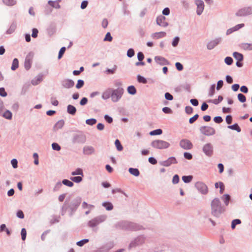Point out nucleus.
<instances>
[{
	"label": "nucleus",
	"instance_id": "obj_1",
	"mask_svg": "<svg viewBox=\"0 0 252 252\" xmlns=\"http://www.w3.org/2000/svg\"><path fill=\"white\" fill-rule=\"evenodd\" d=\"M81 202L82 198L80 196H76L72 200L70 197H67L61 207L62 216H64L68 212L69 216L72 217L77 210Z\"/></svg>",
	"mask_w": 252,
	"mask_h": 252
},
{
	"label": "nucleus",
	"instance_id": "obj_2",
	"mask_svg": "<svg viewBox=\"0 0 252 252\" xmlns=\"http://www.w3.org/2000/svg\"><path fill=\"white\" fill-rule=\"evenodd\" d=\"M115 227L117 229L130 231H136L144 229L142 225L128 220L118 221L115 224Z\"/></svg>",
	"mask_w": 252,
	"mask_h": 252
},
{
	"label": "nucleus",
	"instance_id": "obj_3",
	"mask_svg": "<svg viewBox=\"0 0 252 252\" xmlns=\"http://www.w3.org/2000/svg\"><path fill=\"white\" fill-rule=\"evenodd\" d=\"M211 206V214L216 218H219L225 211L219 198H215L212 201Z\"/></svg>",
	"mask_w": 252,
	"mask_h": 252
},
{
	"label": "nucleus",
	"instance_id": "obj_4",
	"mask_svg": "<svg viewBox=\"0 0 252 252\" xmlns=\"http://www.w3.org/2000/svg\"><path fill=\"white\" fill-rule=\"evenodd\" d=\"M86 141V136L83 131L78 130L72 135L71 142L72 145H82Z\"/></svg>",
	"mask_w": 252,
	"mask_h": 252
},
{
	"label": "nucleus",
	"instance_id": "obj_5",
	"mask_svg": "<svg viewBox=\"0 0 252 252\" xmlns=\"http://www.w3.org/2000/svg\"><path fill=\"white\" fill-rule=\"evenodd\" d=\"M124 89L122 87H118L117 89L112 88L111 90V100L113 102H118L122 98L124 93Z\"/></svg>",
	"mask_w": 252,
	"mask_h": 252
},
{
	"label": "nucleus",
	"instance_id": "obj_6",
	"mask_svg": "<svg viewBox=\"0 0 252 252\" xmlns=\"http://www.w3.org/2000/svg\"><path fill=\"white\" fill-rule=\"evenodd\" d=\"M107 219V216L101 215L98 216L88 222V226L90 228H94L100 223L104 222Z\"/></svg>",
	"mask_w": 252,
	"mask_h": 252
},
{
	"label": "nucleus",
	"instance_id": "obj_7",
	"mask_svg": "<svg viewBox=\"0 0 252 252\" xmlns=\"http://www.w3.org/2000/svg\"><path fill=\"white\" fill-rule=\"evenodd\" d=\"M151 146L158 149H165L169 147L170 144L169 143L162 140H155L152 142Z\"/></svg>",
	"mask_w": 252,
	"mask_h": 252
},
{
	"label": "nucleus",
	"instance_id": "obj_8",
	"mask_svg": "<svg viewBox=\"0 0 252 252\" xmlns=\"http://www.w3.org/2000/svg\"><path fill=\"white\" fill-rule=\"evenodd\" d=\"M252 14V6L244 7L239 9L235 13L238 17H246Z\"/></svg>",
	"mask_w": 252,
	"mask_h": 252
},
{
	"label": "nucleus",
	"instance_id": "obj_9",
	"mask_svg": "<svg viewBox=\"0 0 252 252\" xmlns=\"http://www.w3.org/2000/svg\"><path fill=\"white\" fill-rule=\"evenodd\" d=\"M199 131L201 133L206 136H212L216 133L215 128L209 126H201L199 128Z\"/></svg>",
	"mask_w": 252,
	"mask_h": 252
},
{
	"label": "nucleus",
	"instance_id": "obj_10",
	"mask_svg": "<svg viewBox=\"0 0 252 252\" xmlns=\"http://www.w3.org/2000/svg\"><path fill=\"white\" fill-rule=\"evenodd\" d=\"M144 241L145 238L143 236H138L130 243L128 246V249H131L132 248H135L139 245H142L144 243Z\"/></svg>",
	"mask_w": 252,
	"mask_h": 252
},
{
	"label": "nucleus",
	"instance_id": "obj_11",
	"mask_svg": "<svg viewBox=\"0 0 252 252\" xmlns=\"http://www.w3.org/2000/svg\"><path fill=\"white\" fill-rule=\"evenodd\" d=\"M34 54L32 52H29L26 57L24 62V67L26 70H29L32 66Z\"/></svg>",
	"mask_w": 252,
	"mask_h": 252
},
{
	"label": "nucleus",
	"instance_id": "obj_12",
	"mask_svg": "<svg viewBox=\"0 0 252 252\" xmlns=\"http://www.w3.org/2000/svg\"><path fill=\"white\" fill-rule=\"evenodd\" d=\"M202 151L206 156L211 157L214 153L213 146L210 143H207L203 146Z\"/></svg>",
	"mask_w": 252,
	"mask_h": 252
},
{
	"label": "nucleus",
	"instance_id": "obj_13",
	"mask_svg": "<svg viewBox=\"0 0 252 252\" xmlns=\"http://www.w3.org/2000/svg\"><path fill=\"white\" fill-rule=\"evenodd\" d=\"M195 187L202 194H206L208 192L207 186L202 182H197Z\"/></svg>",
	"mask_w": 252,
	"mask_h": 252
},
{
	"label": "nucleus",
	"instance_id": "obj_14",
	"mask_svg": "<svg viewBox=\"0 0 252 252\" xmlns=\"http://www.w3.org/2000/svg\"><path fill=\"white\" fill-rule=\"evenodd\" d=\"M177 160L175 157H170L167 159L159 162V164L165 167H169L173 164H177Z\"/></svg>",
	"mask_w": 252,
	"mask_h": 252
},
{
	"label": "nucleus",
	"instance_id": "obj_15",
	"mask_svg": "<svg viewBox=\"0 0 252 252\" xmlns=\"http://www.w3.org/2000/svg\"><path fill=\"white\" fill-rule=\"evenodd\" d=\"M61 84L63 88L69 89L74 86L75 83L73 80L66 78L61 80Z\"/></svg>",
	"mask_w": 252,
	"mask_h": 252
},
{
	"label": "nucleus",
	"instance_id": "obj_16",
	"mask_svg": "<svg viewBox=\"0 0 252 252\" xmlns=\"http://www.w3.org/2000/svg\"><path fill=\"white\" fill-rule=\"evenodd\" d=\"M166 17L162 15H158L156 19V23L158 25L162 27H167L169 24L166 22Z\"/></svg>",
	"mask_w": 252,
	"mask_h": 252
},
{
	"label": "nucleus",
	"instance_id": "obj_17",
	"mask_svg": "<svg viewBox=\"0 0 252 252\" xmlns=\"http://www.w3.org/2000/svg\"><path fill=\"white\" fill-rule=\"evenodd\" d=\"M222 40L221 37L216 38L213 40L209 41L207 44V48L208 50H212L214 49L216 46L219 44Z\"/></svg>",
	"mask_w": 252,
	"mask_h": 252
},
{
	"label": "nucleus",
	"instance_id": "obj_18",
	"mask_svg": "<svg viewBox=\"0 0 252 252\" xmlns=\"http://www.w3.org/2000/svg\"><path fill=\"white\" fill-rule=\"evenodd\" d=\"M180 146L185 150H190L193 145L192 143L189 140L183 139L180 142Z\"/></svg>",
	"mask_w": 252,
	"mask_h": 252
},
{
	"label": "nucleus",
	"instance_id": "obj_19",
	"mask_svg": "<svg viewBox=\"0 0 252 252\" xmlns=\"http://www.w3.org/2000/svg\"><path fill=\"white\" fill-rule=\"evenodd\" d=\"M195 4L197 5L196 14L198 15H200L204 8V3L202 0H196Z\"/></svg>",
	"mask_w": 252,
	"mask_h": 252
},
{
	"label": "nucleus",
	"instance_id": "obj_20",
	"mask_svg": "<svg viewBox=\"0 0 252 252\" xmlns=\"http://www.w3.org/2000/svg\"><path fill=\"white\" fill-rule=\"evenodd\" d=\"M155 61L160 65H169L170 64L169 62L167 59L161 56H156Z\"/></svg>",
	"mask_w": 252,
	"mask_h": 252
},
{
	"label": "nucleus",
	"instance_id": "obj_21",
	"mask_svg": "<svg viewBox=\"0 0 252 252\" xmlns=\"http://www.w3.org/2000/svg\"><path fill=\"white\" fill-rule=\"evenodd\" d=\"M113 247V244L108 243L99 248L96 252H108Z\"/></svg>",
	"mask_w": 252,
	"mask_h": 252
},
{
	"label": "nucleus",
	"instance_id": "obj_22",
	"mask_svg": "<svg viewBox=\"0 0 252 252\" xmlns=\"http://www.w3.org/2000/svg\"><path fill=\"white\" fill-rule=\"evenodd\" d=\"M95 152L94 148L91 146H85L83 149V153L84 155H91Z\"/></svg>",
	"mask_w": 252,
	"mask_h": 252
},
{
	"label": "nucleus",
	"instance_id": "obj_23",
	"mask_svg": "<svg viewBox=\"0 0 252 252\" xmlns=\"http://www.w3.org/2000/svg\"><path fill=\"white\" fill-rule=\"evenodd\" d=\"M56 32V25L52 23L47 29V32L48 36L51 37Z\"/></svg>",
	"mask_w": 252,
	"mask_h": 252
},
{
	"label": "nucleus",
	"instance_id": "obj_24",
	"mask_svg": "<svg viewBox=\"0 0 252 252\" xmlns=\"http://www.w3.org/2000/svg\"><path fill=\"white\" fill-rule=\"evenodd\" d=\"M66 112L71 116H74L77 112L76 107L71 104H68L66 107Z\"/></svg>",
	"mask_w": 252,
	"mask_h": 252
},
{
	"label": "nucleus",
	"instance_id": "obj_25",
	"mask_svg": "<svg viewBox=\"0 0 252 252\" xmlns=\"http://www.w3.org/2000/svg\"><path fill=\"white\" fill-rule=\"evenodd\" d=\"M111 90L112 88H109L107 89L102 94V98L104 100H107L109 98H111Z\"/></svg>",
	"mask_w": 252,
	"mask_h": 252
},
{
	"label": "nucleus",
	"instance_id": "obj_26",
	"mask_svg": "<svg viewBox=\"0 0 252 252\" xmlns=\"http://www.w3.org/2000/svg\"><path fill=\"white\" fill-rule=\"evenodd\" d=\"M64 125V121L63 120H61L58 121L53 126V130L56 131L59 129H61Z\"/></svg>",
	"mask_w": 252,
	"mask_h": 252
},
{
	"label": "nucleus",
	"instance_id": "obj_27",
	"mask_svg": "<svg viewBox=\"0 0 252 252\" xmlns=\"http://www.w3.org/2000/svg\"><path fill=\"white\" fill-rule=\"evenodd\" d=\"M102 206L105 208L107 211H110L113 209L114 206L110 201H105L102 203Z\"/></svg>",
	"mask_w": 252,
	"mask_h": 252
},
{
	"label": "nucleus",
	"instance_id": "obj_28",
	"mask_svg": "<svg viewBox=\"0 0 252 252\" xmlns=\"http://www.w3.org/2000/svg\"><path fill=\"white\" fill-rule=\"evenodd\" d=\"M17 27V24L15 21H13L11 23L9 29L6 31V34H11L14 32Z\"/></svg>",
	"mask_w": 252,
	"mask_h": 252
},
{
	"label": "nucleus",
	"instance_id": "obj_29",
	"mask_svg": "<svg viewBox=\"0 0 252 252\" xmlns=\"http://www.w3.org/2000/svg\"><path fill=\"white\" fill-rule=\"evenodd\" d=\"M232 55L237 61L242 62L244 60V56L241 53L235 51L233 53Z\"/></svg>",
	"mask_w": 252,
	"mask_h": 252
},
{
	"label": "nucleus",
	"instance_id": "obj_30",
	"mask_svg": "<svg viewBox=\"0 0 252 252\" xmlns=\"http://www.w3.org/2000/svg\"><path fill=\"white\" fill-rule=\"evenodd\" d=\"M240 47L244 50H252V43H242L239 45Z\"/></svg>",
	"mask_w": 252,
	"mask_h": 252
},
{
	"label": "nucleus",
	"instance_id": "obj_31",
	"mask_svg": "<svg viewBox=\"0 0 252 252\" xmlns=\"http://www.w3.org/2000/svg\"><path fill=\"white\" fill-rule=\"evenodd\" d=\"M227 128L236 131L237 132H240L241 131V128L239 126L238 123H235L233 125H229L227 126Z\"/></svg>",
	"mask_w": 252,
	"mask_h": 252
},
{
	"label": "nucleus",
	"instance_id": "obj_32",
	"mask_svg": "<svg viewBox=\"0 0 252 252\" xmlns=\"http://www.w3.org/2000/svg\"><path fill=\"white\" fill-rule=\"evenodd\" d=\"M128 172L130 174L135 177H138L140 175V171L138 169L136 168L130 167L128 169Z\"/></svg>",
	"mask_w": 252,
	"mask_h": 252
},
{
	"label": "nucleus",
	"instance_id": "obj_33",
	"mask_svg": "<svg viewBox=\"0 0 252 252\" xmlns=\"http://www.w3.org/2000/svg\"><path fill=\"white\" fill-rule=\"evenodd\" d=\"M166 35V33L164 32H155L152 35L153 38H155L157 39H159L162 37L165 36Z\"/></svg>",
	"mask_w": 252,
	"mask_h": 252
},
{
	"label": "nucleus",
	"instance_id": "obj_34",
	"mask_svg": "<svg viewBox=\"0 0 252 252\" xmlns=\"http://www.w3.org/2000/svg\"><path fill=\"white\" fill-rule=\"evenodd\" d=\"M221 199L224 202L226 206H228L231 199V196L229 194H224L221 197Z\"/></svg>",
	"mask_w": 252,
	"mask_h": 252
},
{
	"label": "nucleus",
	"instance_id": "obj_35",
	"mask_svg": "<svg viewBox=\"0 0 252 252\" xmlns=\"http://www.w3.org/2000/svg\"><path fill=\"white\" fill-rule=\"evenodd\" d=\"M3 118H4L6 119L10 120L12 118V112L8 110H6V111L1 115Z\"/></svg>",
	"mask_w": 252,
	"mask_h": 252
},
{
	"label": "nucleus",
	"instance_id": "obj_36",
	"mask_svg": "<svg viewBox=\"0 0 252 252\" xmlns=\"http://www.w3.org/2000/svg\"><path fill=\"white\" fill-rule=\"evenodd\" d=\"M127 93L131 95H134L137 93L136 88L133 85H130L127 88Z\"/></svg>",
	"mask_w": 252,
	"mask_h": 252
},
{
	"label": "nucleus",
	"instance_id": "obj_37",
	"mask_svg": "<svg viewBox=\"0 0 252 252\" xmlns=\"http://www.w3.org/2000/svg\"><path fill=\"white\" fill-rule=\"evenodd\" d=\"M19 67V60L17 58H14L12 61L11 69L12 71H15Z\"/></svg>",
	"mask_w": 252,
	"mask_h": 252
},
{
	"label": "nucleus",
	"instance_id": "obj_38",
	"mask_svg": "<svg viewBox=\"0 0 252 252\" xmlns=\"http://www.w3.org/2000/svg\"><path fill=\"white\" fill-rule=\"evenodd\" d=\"M48 4L52 7L56 9H59L61 8V5L59 3L56 2L55 1L50 0L48 1Z\"/></svg>",
	"mask_w": 252,
	"mask_h": 252
},
{
	"label": "nucleus",
	"instance_id": "obj_39",
	"mask_svg": "<svg viewBox=\"0 0 252 252\" xmlns=\"http://www.w3.org/2000/svg\"><path fill=\"white\" fill-rule=\"evenodd\" d=\"M52 8L48 4H46L44 7V14L45 15H49L52 12Z\"/></svg>",
	"mask_w": 252,
	"mask_h": 252
},
{
	"label": "nucleus",
	"instance_id": "obj_40",
	"mask_svg": "<svg viewBox=\"0 0 252 252\" xmlns=\"http://www.w3.org/2000/svg\"><path fill=\"white\" fill-rule=\"evenodd\" d=\"M162 133V130L161 128H158L151 131L149 134L151 136L159 135Z\"/></svg>",
	"mask_w": 252,
	"mask_h": 252
},
{
	"label": "nucleus",
	"instance_id": "obj_41",
	"mask_svg": "<svg viewBox=\"0 0 252 252\" xmlns=\"http://www.w3.org/2000/svg\"><path fill=\"white\" fill-rule=\"evenodd\" d=\"M192 178L193 177L191 175H184L182 177V179L185 183H190L192 181Z\"/></svg>",
	"mask_w": 252,
	"mask_h": 252
},
{
	"label": "nucleus",
	"instance_id": "obj_42",
	"mask_svg": "<svg viewBox=\"0 0 252 252\" xmlns=\"http://www.w3.org/2000/svg\"><path fill=\"white\" fill-rule=\"evenodd\" d=\"M241 223V220L239 219H236L232 220L231 224V227L232 229H234L236 227V226L238 224H240Z\"/></svg>",
	"mask_w": 252,
	"mask_h": 252
},
{
	"label": "nucleus",
	"instance_id": "obj_43",
	"mask_svg": "<svg viewBox=\"0 0 252 252\" xmlns=\"http://www.w3.org/2000/svg\"><path fill=\"white\" fill-rule=\"evenodd\" d=\"M3 3L9 6H11L15 5L16 4V0H2Z\"/></svg>",
	"mask_w": 252,
	"mask_h": 252
},
{
	"label": "nucleus",
	"instance_id": "obj_44",
	"mask_svg": "<svg viewBox=\"0 0 252 252\" xmlns=\"http://www.w3.org/2000/svg\"><path fill=\"white\" fill-rule=\"evenodd\" d=\"M115 145L116 146L117 150L118 151H122L124 149L123 146L122 145L120 141L118 139H117L115 141Z\"/></svg>",
	"mask_w": 252,
	"mask_h": 252
},
{
	"label": "nucleus",
	"instance_id": "obj_45",
	"mask_svg": "<svg viewBox=\"0 0 252 252\" xmlns=\"http://www.w3.org/2000/svg\"><path fill=\"white\" fill-rule=\"evenodd\" d=\"M136 78H137V80L138 82H139L140 83H143V84L147 83V80L144 76H143L140 74H138L137 75Z\"/></svg>",
	"mask_w": 252,
	"mask_h": 252
},
{
	"label": "nucleus",
	"instance_id": "obj_46",
	"mask_svg": "<svg viewBox=\"0 0 252 252\" xmlns=\"http://www.w3.org/2000/svg\"><path fill=\"white\" fill-rule=\"evenodd\" d=\"M62 184L68 187H72L74 186V183L71 180L68 179H63L62 180Z\"/></svg>",
	"mask_w": 252,
	"mask_h": 252
},
{
	"label": "nucleus",
	"instance_id": "obj_47",
	"mask_svg": "<svg viewBox=\"0 0 252 252\" xmlns=\"http://www.w3.org/2000/svg\"><path fill=\"white\" fill-rule=\"evenodd\" d=\"M71 175L73 176L82 175L83 176V170L80 168H77L75 170L71 172Z\"/></svg>",
	"mask_w": 252,
	"mask_h": 252
},
{
	"label": "nucleus",
	"instance_id": "obj_48",
	"mask_svg": "<svg viewBox=\"0 0 252 252\" xmlns=\"http://www.w3.org/2000/svg\"><path fill=\"white\" fill-rule=\"evenodd\" d=\"M117 68V66L116 65H114V67L110 69V68H106L105 72L107 74H113L116 72V71Z\"/></svg>",
	"mask_w": 252,
	"mask_h": 252
},
{
	"label": "nucleus",
	"instance_id": "obj_49",
	"mask_svg": "<svg viewBox=\"0 0 252 252\" xmlns=\"http://www.w3.org/2000/svg\"><path fill=\"white\" fill-rule=\"evenodd\" d=\"M216 85L215 84H212L209 89V92L208 94L209 96L212 97L215 93Z\"/></svg>",
	"mask_w": 252,
	"mask_h": 252
},
{
	"label": "nucleus",
	"instance_id": "obj_50",
	"mask_svg": "<svg viewBox=\"0 0 252 252\" xmlns=\"http://www.w3.org/2000/svg\"><path fill=\"white\" fill-rule=\"evenodd\" d=\"M97 122V120L94 118H90L86 120V124L88 125L93 126Z\"/></svg>",
	"mask_w": 252,
	"mask_h": 252
},
{
	"label": "nucleus",
	"instance_id": "obj_51",
	"mask_svg": "<svg viewBox=\"0 0 252 252\" xmlns=\"http://www.w3.org/2000/svg\"><path fill=\"white\" fill-rule=\"evenodd\" d=\"M63 184L62 182L58 181L55 185V187H54L53 189V192H57L59 191L60 189L62 187Z\"/></svg>",
	"mask_w": 252,
	"mask_h": 252
},
{
	"label": "nucleus",
	"instance_id": "obj_52",
	"mask_svg": "<svg viewBox=\"0 0 252 252\" xmlns=\"http://www.w3.org/2000/svg\"><path fill=\"white\" fill-rule=\"evenodd\" d=\"M70 180H71L73 183L75 182L76 183H79L82 181L83 179L82 177L78 176L71 177H70Z\"/></svg>",
	"mask_w": 252,
	"mask_h": 252
},
{
	"label": "nucleus",
	"instance_id": "obj_53",
	"mask_svg": "<svg viewBox=\"0 0 252 252\" xmlns=\"http://www.w3.org/2000/svg\"><path fill=\"white\" fill-rule=\"evenodd\" d=\"M89 242V239H83L76 242V245L79 247H82Z\"/></svg>",
	"mask_w": 252,
	"mask_h": 252
},
{
	"label": "nucleus",
	"instance_id": "obj_54",
	"mask_svg": "<svg viewBox=\"0 0 252 252\" xmlns=\"http://www.w3.org/2000/svg\"><path fill=\"white\" fill-rule=\"evenodd\" d=\"M238 100L241 103H244L246 101V96L242 93H239L237 95Z\"/></svg>",
	"mask_w": 252,
	"mask_h": 252
},
{
	"label": "nucleus",
	"instance_id": "obj_55",
	"mask_svg": "<svg viewBox=\"0 0 252 252\" xmlns=\"http://www.w3.org/2000/svg\"><path fill=\"white\" fill-rule=\"evenodd\" d=\"M180 38L179 36H175L172 40V45L174 47L177 46L180 42Z\"/></svg>",
	"mask_w": 252,
	"mask_h": 252
},
{
	"label": "nucleus",
	"instance_id": "obj_56",
	"mask_svg": "<svg viewBox=\"0 0 252 252\" xmlns=\"http://www.w3.org/2000/svg\"><path fill=\"white\" fill-rule=\"evenodd\" d=\"M52 148L53 150L54 151H59L61 150V146L58 143H56V142H53L52 144Z\"/></svg>",
	"mask_w": 252,
	"mask_h": 252
},
{
	"label": "nucleus",
	"instance_id": "obj_57",
	"mask_svg": "<svg viewBox=\"0 0 252 252\" xmlns=\"http://www.w3.org/2000/svg\"><path fill=\"white\" fill-rule=\"evenodd\" d=\"M224 63L228 65H231L233 63V60L232 57L227 56L224 59Z\"/></svg>",
	"mask_w": 252,
	"mask_h": 252
},
{
	"label": "nucleus",
	"instance_id": "obj_58",
	"mask_svg": "<svg viewBox=\"0 0 252 252\" xmlns=\"http://www.w3.org/2000/svg\"><path fill=\"white\" fill-rule=\"evenodd\" d=\"M84 84L85 83L83 80L79 79L77 80V82L75 86V87L77 89H80L83 87Z\"/></svg>",
	"mask_w": 252,
	"mask_h": 252
},
{
	"label": "nucleus",
	"instance_id": "obj_59",
	"mask_svg": "<svg viewBox=\"0 0 252 252\" xmlns=\"http://www.w3.org/2000/svg\"><path fill=\"white\" fill-rule=\"evenodd\" d=\"M65 50H66V47H62L60 49V51L59 52V53H58V59L59 60L61 59L63 57L64 53L65 52Z\"/></svg>",
	"mask_w": 252,
	"mask_h": 252
},
{
	"label": "nucleus",
	"instance_id": "obj_60",
	"mask_svg": "<svg viewBox=\"0 0 252 252\" xmlns=\"http://www.w3.org/2000/svg\"><path fill=\"white\" fill-rule=\"evenodd\" d=\"M135 55V51L134 49L132 48H129L126 53V55L128 58H132Z\"/></svg>",
	"mask_w": 252,
	"mask_h": 252
},
{
	"label": "nucleus",
	"instance_id": "obj_61",
	"mask_svg": "<svg viewBox=\"0 0 252 252\" xmlns=\"http://www.w3.org/2000/svg\"><path fill=\"white\" fill-rule=\"evenodd\" d=\"M113 40V37L111 36V34L110 32H108L105 35V37L103 39L104 41H108L109 42L112 41Z\"/></svg>",
	"mask_w": 252,
	"mask_h": 252
},
{
	"label": "nucleus",
	"instance_id": "obj_62",
	"mask_svg": "<svg viewBox=\"0 0 252 252\" xmlns=\"http://www.w3.org/2000/svg\"><path fill=\"white\" fill-rule=\"evenodd\" d=\"M180 181V177L178 174H175L172 178V183L173 184H177Z\"/></svg>",
	"mask_w": 252,
	"mask_h": 252
},
{
	"label": "nucleus",
	"instance_id": "obj_63",
	"mask_svg": "<svg viewBox=\"0 0 252 252\" xmlns=\"http://www.w3.org/2000/svg\"><path fill=\"white\" fill-rule=\"evenodd\" d=\"M42 80V75H38L37 76L36 81H35L34 80L32 81V83L33 85H36Z\"/></svg>",
	"mask_w": 252,
	"mask_h": 252
},
{
	"label": "nucleus",
	"instance_id": "obj_64",
	"mask_svg": "<svg viewBox=\"0 0 252 252\" xmlns=\"http://www.w3.org/2000/svg\"><path fill=\"white\" fill-rule=\"evenodd\" d=\"M21 239L23 241H25L27 237V230L26 228H23L21 231Z\"/></svg>",
	"mask_w": 252,
	"mask_h": 252
}]
</instances>
